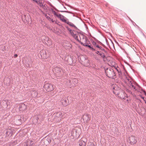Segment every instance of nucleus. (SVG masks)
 Here are the masks:
<instances>
[{
    "instance_id": "obj_1",
    "label": "nucleus",
    "mask_w": 146,
    "mask_h": 146,
    "mask_svg": "<svg viewBox=\"0 0 146 146\" xmlns=\"http://www.w3.org/2000/svg\"><path fill=\"white\" fill-rule=\"evenodd\" d=\"M68 30L70 32L71 35L78 41H80V43L84 46H87L89 42L88 41L86 37L81 35L80 36L77 34L75 31H72L70 29L67 27Z\"/></svg>"
},
{
    "instance_id": "obj_2",
    "label": "nucleus",
    "mask_w": 146,
    "mask_h": 146,
    "mask_svg": "<svg viewBox=\"0 0 146 146\" xmlns=\"http://www.w3.org/2000/svg\"><path fill=\"white\" fill-rule=\"evenodd\" d=\"M137 141V138L134 136H131L128 138V142L131 145H134L136 144Z\"/></svg>"
},
{
    "instance_id": "obj_3",
    "label": "nucleus",
    "mask_w": 146,
    "mask_h": 146,
    "mask_svg": "<svg viewBox=\"0 0 146 146\" xmlns=\"http://www.w3.org/2000/svg\"><path fill=\"white\" fill-rule=\"evenodd\" d=\"M44 88L47 92L52 91L54 89L53 85L49 83L45 84L44 86Z\"/></svg>"
},
{
    "instance_id": "obj_4",
    "label": "nucleus",
    "mask_w": 146,
    "mask_h": 146,
    "mask_svg": "<svg viewBox=\"0 0 146 146\" xmlns=\"http://www.w3.org/2000/svg\"><path fill=\"white\" fill-rule=\"evenodd\" d=\"M40 54L42 58L44 59H46L49 56L48 51L45 50H41Z\"/></svg>"
},
{
    "instance_id": "obj_5",
    "label": "nucleus",
    "mask_w": 146,
    "mask_h": 146,
    "mask_svg": "<svg viewBox=\"0 0 146 146\" xmlns=\"http://www.w3.org/2000/svg\"><path fill=\"white\" fill-rule=\"evenodd\" d=\"M53 13L54 15L56 16L63 22L66 23L68 20L65 17L60 14L56 13L54 11L53 12Z\"/></svg>"
},
{
    "instance_id": "obj_6",
    "label": "nucleus",
    "mask_w": 146,
    "mask_h": 146,
    "mask_svg": "<svg viewBox=\"0 0 146 146\" xmlns=\"http://www.w3.org/2000/svg\"><path fill=\"white\" fill-rule=\"evenodd\" d=\"M120 88L118 87L117 85H115L113 89V92L114 94L116 95H118L119 94L120 91Z\"/></svg>"
},
{
    "instance_id": "obj_7",
    "label": "nucleus",
    "mask_w": 146,
    "mask_h": 146,
    "mask_svg": "<svg viewBox=\"0 0 146 146\" xmlns=\"http://www.w3.org/2000/svg\"><path fill=\"white\" fill-rule=\"evenodd\" d=\"M105 72L107 76L109 78L112 77L114 74L113 70H112L107 69L106 71Z\"/></svg>"
},
{
    "instance_id": "obj_8",
    "label": "nucleus",
    "mask_w": 146,
    "mask_h": 146,
    "mask_svg": "<svg viewBox=\"0 0 146 146\" xmlns=\"http://www.w3.org/2000/svg\"><path fill=\"white\" fill-rule=\"evenodd\" d=\"M53 71L57 76H58L61 75V69L60 68L56 67L54 68Z\"/></svg>"
},
{
    "instance_id": "obj_9",
    "label": "nucleus",
    "mask_w": 146,
    "mask_h": 146,
    "mask_svg": "<svg viewBox=\"0 0 146 146\" xmlns=\"http://www.w3.org/2000/svg\"><path fill=\"white\" fill-rule=\"evenodd\" d=\"M84 120L86 122H88L90 120V117L89 114L86 113L82 117Z\"/></svg>"
},
{
    "instance_id": "obj_10",
    "label": "nucleus",
    "mask_w": 146,
    "mask_h": 146,
    "mask_svg": "<svg viewBox=\"0 0 146 146\" xmlns=\"http://www.w3.org/2000/svg\"><path fill=\"white\" fill-rule=\"evenodd\" d=\"M14 133V130L13 128L8 129H7V135L9 136H11Z\"/></svg>"
},
{
    "instance_id": "obj_11",
    "label": "nucleus",
    "mask_w": 146,
    "mask_h": 146,
    "mask_svg": "<svg viewBox=\"0 0 146 146\" xmlns=\"http://www.w3.org/2000/svg\"><path fill=\"white\" fill-rule=\"evenodd\" d=\"M19 109L20 111H24L27 109V106L25 104H22L20 105Z\"/></svg>"
},
{
    "instance_id": "obj_12",
    "label": "nucleus",
    "mask_w": 146,
    "mask_h": 146,
    "mask_svg": "<svg viewBox=\"0 0 146 146\" xmlns=\"http://www.w3.org/2000/svg\"><path fill=\"white\" fill-rule=\"evenodd\" d=\"M63 46L66 49H69L71 47V45L69 43H64Z\"/></svg>"
},
{
    "instance_id": "obj_13",
    "label": "nucleus",
    "mask_w": 146,
    "mask_h": 146,
    "mask_svg": "<svg viewBox=\"0 0 146 146\" xmlns=\"http://www.w3.org/2000/svg\"><path fill=\"white\" fill-rule=\"evenodd\" d=\"M61 103L62 105L64 107L66 106L68 104L67 100L66 99H64L62 100Z\"/></svg>"
},
{
    "instance_id": "obj_14",
    "label": "nucleus",
    "mask_w": 146,
    "mask_h": 146,
    "mask_svg": "<svg viewBox=\"0 0 146 146\" xmlns=\"http://www.w3.org/2000/svg\"><path fill=\"white\" fill-rule=\"evenodd\" d=\"M17 117H18L17 118L19 119L16 121V124L17 125H20L21 124V117L19 116H18Z\"/></svg>"
},
{
    "instance_id": "obj_15",
    "label": "nucleus",
    "mask_w": 146,
    "mask_h": 146,
    "mask_svg": "<svg viewBox=\"0 0 146 146\" xmlns=\"http://www.w3.org/2000/svg\"><path fill=\"white\" fill-rule=\"evenodd\" d=\"M79 145L80 146H86V143L83 140H80L79 141Z\"/></svg>"
},
{
    "instance_id": "obj_16",
    "label": "nucleus",
    "mask_w": 146,
    "mask_h": 146,
    "mask_svg": "<svg viewBox=\"0 0 146 146\" xmlns=\"http://www.w3.org/2000/svg\"><path fill=\"white\" fill-rule=\"evenodd\" d=\"M68 25H69L70 27H73L75 28H76V27L75 26V25L72 23L69 22L68 21H67V23H66Z\"/></svg>"
},
{
    "instance_id": "obj_17",
    "label": "nucleus",
    "mask_w": 146,
    "mask_h": 146,
    "mask_svg": "<svg viewBox=\"0 0 146 146\" xmlns=\"http://www.w3.org/2000/svg\"><path fill=\"white\" fill-rule=\"evenodd\" d=\"M56 116L58 118L62 117V113L61 112H58L56 114Z\"/></svg>"
},
{
    "instance_id": "obj_18",
    "label": "nucleus",
    "mask_w": 146,
    "mask_h": 146,
    "mask_svg": "<svg viewBox=\"0 0 146 146\" xmlns=\"http://www.w3.org/2000/svg\"><path fill=\"white\" fill-rule=\"evenodd\" d=\"M87 146H95L94 143L88 142V143Z\"/></svg>"
},
{
    "instance_id": "obj_19",
    "label": "nucleus",
    "mask_w": 146,
    "mask_h": 146,
    "mask_svg": "<svg viewBox=\"0 0 146 146\" xmlns=\"http://www.w3.org/2000/svg\"><path fill=\"white\" fill-rule=\"evenodd\" d=\"M99 55H100L103 58H104L105 56V55H104V54L103 53H99Z\"/></svg>"
},
{
    "instance_id": "obj_20",
    "label": "nucleus",
    "mask_w": 146,
    "mask_h": 146,
    "mask_svg": "<svg viewBox=\"0 0 146 146\" xmlns=\"http://www.w3.org/2000/svg\"><path fill=\"white\" fill-rule=\"evenodd\" d=\"M28 142V146H32V145L30 144L31 142V141L30 140H29L27 141Z\"/></svg>"
},
{
    "instance_id": "obj_21",
    "label": "nucleus",
    "mask_w": 146,
    "mask_h": 146,
    "mask_svg": "<svg viewBox=\"0 0 146 146\" xmlns=\"http://www.w3.org/2000/svg\"><path fill=\"white\" fill-rule=\"evenodd\" d=\"M88 46V47H89L90 48H91L92 49H93V48L91 47L90 45H88V44H87V46Z\"/></svg>"
},
{
    "instance_id": "obj_22",
    "label": "nucleus",
    "mask_w": 146,
    "mask_h": 146,
    "mask_svg": "<svg viewBox=\"0 0 146 146\" xmlns=\"http://www.w3.org/2000/svg\"><path fill=\"white\" fill-rule=\"evenodd\" d=\"M74 82H76V83H77L78 82V80L76 79H74Z\"/></svg>"
},
{
    "instance_id": "obj_23",
    "label": "nucleus",
    "mask_w": 146,
    "mask_h": 146,
    "mask_svg": "<svg viewBox=\"0 0 146 146\" xmlns=\"http://www.w3.org/2000/svg\"><path fill=\"white\" fill-rule=\"evenodd\" d=\"M18 56V55L17 54H14V58H17Z\"/></svg>"
},
{
    "instance_id": "obj_24",
    "label": "nucleus",
    "mask_w": 146,
    "mask_h": 146,
    "mask_svg": "<svg viewBox=\"0 0 146 146\" xmlns=\"http://www.w3.org/2000/svg\"><path fill=\"white\" fill-rule=\"evenodd\" d=\"M131 86L132 88H133L134 89H135V86H134V85L132 84L131 85Z\"/></svg>"
},
{
    "instance_id": "obj_25",
    "label": "nucleus",
    "mask_w": 146,
    "mask_h": 146,
    "mask_svg": "<svg viewBox=\"0 0 146 146\" xmlns=\"http://www.w3.org/2000/svg\"><path fill=\"white\" fill-rule=\"evenodd\" d=\"M40 2H41L40 1V6L42 7H43V5L42 4H41L40 3Z\"/></svg>"
},
{
    "instance_id": "obj_26",
    "label": "nucleus",
    "mask_w": 146,
    "mask_h": 146,
    "mask_svg": "<svg viewBox=\"0 0 146 146\" xmlns=\"http://www.w3.org/2000/svg\"><path fill=\"white\" fill-rule=\"evenodd\" d=\"M47 18L48 19V20H49L50 21V20L51 19V18H50L49 17H47Z\"/></svg>"
},
{
    "instance_id": "obj_27",
    "label": "nucleus",
    "mask_w": 146,
    "mask_h": 146,
    "mask_svg": "<svg viewBox=\"0 0 146 146\" xmlns=\"http://www.w3.org/2000/svg\"><path fill=\"white\" fill-rule=\"evenodd\" d=\"M50 21H51L53 23L54 22V21L52 19H51L50 20Z\"/></svg>"
},
{
    "instance_id": "obj_28",
    "label": "nucleus",
    "mask_w": 146,
    "mask_h": 146,
    "mask_svg": "<svg viewBox=\"0 0 146 146\" xmlns=\"http://www.w3.org/2000/svg\"><path fill=\"white\" fill-rule=\"evenodd\" d=\"M109 5V4H108V3H106L105 4V6L106 7H107Z\"/></svg>"
},
{
    "instance_id": "obj_29",
    "label": "nucleus",
    "mask_w": 146,
    "mask_h": 146,
    "mask_svg": "<svg viewBox=\"0 0 146 146\" xmlns=\"http://www.w3.org/2000/svg\"><path fill=\"white\" fill-rule=\"evenodd\" d=\"M99 53H100L99 52V51H98L97 52V54H99Z\"/></svg>"
},
{
    "instance_id": "obj_30",
    "label": "nucleus",
    "mask_w": 146,
    "mask_h": 146,
    "mask_svg": "<svg viewBox=\"0 0 146 146\" xmlns=\"http://www.w3.org/2000/svg\"><path fill=\"white\" fill-rule=\"evenodd\" d=\"M119 97H120L121 98V99H123V97H121V96H120Z\"/></svg>"
},
{
    "instance_id": "obj_31",
    "label": "nucleus",
    "mask_w": 146,
    "mask_h": 146,
    "mask_svg": "<svg viewBox=\"0 0 146 146\" xmlns=\"http://www.w3.org/2000/svg\"><path fill=\"white\" fill-rule=\"evenodd\" d=\"M96 46L97 47H98V48H99V47H100L98 45H97Z\"/></svg>"
}]
</instances>
